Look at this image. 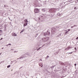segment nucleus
<instances>
[{
	"label": "nucleus",
	"instance_id": "29",
	"mask_svg": "<svg viewBox=\"0 0 78 78\" xmlns=\"http://www.w3.org/2000/svg\"><path fill=\"white\" fill-rule=\"evenodd\" d=\"M11 50L13 51V50H14V49H11Z\"/></svg>",
	"mask_w": 78,
	"mask_h": 78
},
{
	"label": "nucleus",
	"instance_id": "30",
	"mask_svg": "<svg viewBox=\"0 0 78 78\" xmlns=\"http://www.w3.org/2000/svg\"><path fill=\"white\" fill-rule=\"evenodd\" d=\"M39 50V49H38L37 50V51H38V50Z\"/></svg>",
	"mask_w": 78,
	"mask_h": 78
},
{
	"label": "nucleus",
	"instance_id": "17",
	"mask_svg": "<svg viewBox=\"0 0 78 78\" xmlns=\"http://www.w3.org/2000/svg\"><path fill=\"white\" fill-rule=\"evenodd\" d=\"M68 31H70V30L69 29H68Z\"/></svg>",
	"mask_w": 78,
	"mask_h": 78
},
{
	"label": "nucleus",
	"instance_id": "12",
	"mask_svg": "<svg viewBox=\"0 0 78 78\" xmlns=\"http://www.w3.org/2000/svg\"><path fill=\"white\" fill-rule=\"evenodd\" d=\"M0 33H3V31H2V30H0Z\"/></svg>",
	"mask_w": 78,
	"mask_h": 78
},
{
	"label": "nucleus",
	"instance_id": "32",
	"mask_svg": "<svg viewBox=\"0 0 78 78\" xmlns=\"http://www.w3.org/2000/svg\"><path fill=\"white\" fill-rule=\"evenodd\" d=\"M2 49H3V48H2Z\"/></svg>",
	"mask_w": 78,
	"mask_h": 78
},
{
	"label": "nucleus",
	"instance_id": "8",
	"mask_svg": "<svg viewBox=\"0 0 78 78\" xmlns=\"http://www.w3.org/2000/svg\"><path fill=\"white\" fill-rule=\"evenodd\" d=\"M41 11L42 12H45V9H41Z\"/></svg>",
	"mask_w": 78,
	"mask_h": 78
},
{
	"label": "nucleus",
	"instance_id": "20",
	"mask_svg": "<svg viewBox=\"0 0 78 78\" xmlns=\"http://www.w3.org/2000/svg\"><path fill=\"white\" fill-rule=\"evenodd\" d=\"M48 57H49V56H47L46 58H48Z\"/></svg>",
	"mask_w": 78,
	"mask_h": 78
},
{
	"label": "nucleus",
	"instance_id": "14",
	"mask_svg": "<svg viewBox=\"0 0 78 78\" xmlns=\"http://www.w3.org/2000/svg\"><path fill=\"white\" fill-rule=\"evenodd\" d=\"M67 33H69V32L68 31L66 32V34H67Z\"/></svg>",
	"mask_w": 78,
	"mask_h": 78
},
{
	"label": "nucleus",
	"instance_id": "6",
	"mask_svg": "<svg viewBox=\"0 0 78 78\" xmlns=\"http://www.w3.org/2000/svg\"><path fill=\"white\" fill-rule=\"evenodd\" d=\"M27 25H28V23H25L23 24V27H26Z\"/></svg>",
	"mask_w": 78,
	"mask_h": 78
},
{
	"label": "nucleus",
	"instance_id": "28",
	"mask_svg": "<svg viewBox=\"0 0 78 78\" xmlns=\"http://www.w3.org/2000/svg\"><path fill=\"white\" fill-rule=\"evenodd\" d=\"M41 48V47H40L39 48H38V49H40V48Z\"/></svg>",
	"mask_w": 78,
	"mask_h": 78
},
{
	"label": "nucleus",
	"instance_id": "31",
	"mask_svg": "<svg viewBox=\"0 0 78 78\" xmlns=\"http://www.w3.org/2000/svg\"><path fill=\"white\" fill-rule=\"evenodd\" d=\"M51 10H53V9H51L50 10V11H51Z\"/></svg>",
	"mask_w": 78,
	"mask_h": 78
},
{
	"label": "nucleus",
	"instance_id": "23",
	"mask_svg": "<svg viewBox=\"0 0 78 78\" xmlns=\"http://www.w3.org/2000/svg\"><path fill=\"white\" fill-rule=\"evenodd\" d=\"M74 9H76V7H75Z\"/></svg>",
	"mask_w": 78,
	"mask_h": 78
},
{
	"label": "nucleus",
	"instance_id": "27",
	"mask_svg": "<svg viewBox=\"0 0 78 78\" xmlns=\"http://www.w3.org/2000/svg\"><path fill=\"white\" fill-rule=\"evenodd\" d=\"M38 20H40V18H38Z\"/></svg>",
	"mask_w": 78,
	"mask_h": 78
},
{
	"label": "nucleus",
	"instance_id": "15",
	"mask_svg": "<svg viewBox=\"0 0 78 78\" xmlns=\"http://www.w3.org/2000/svg\"><path fill=\"white\" fill-rule=\"evenodd\" d=\"M74 65L76 67V63Z\"/></svg>",
	"mask_w": 78,
	"mask_h": 78
},
{
	"label": "nucleus",
	"instance_id": "26",
	"mask_svg": "<svg viewBox=\"0 0 78 78\" xmlns=\"http://www.w3.org/2000/svg\"><path fill=\"white\" fill-rule=\"evenodd\" d=\"M73 26H72L71 27V28H73Z\"/></svg>",
	"mask_w": 78,
	"mask_h": 78
},
{
	"label": "nucleus",
	"instance_id": "5",
	"mask_svg": "<svg viewBox=\"0 0 78 78\" xmlns=\"http://www.w3.org/2000/svg\"><path fill=\"white\" fill-rule=\"evenodd\" d=\"M24 22H25V23H27L28 22V20L27 19H25L24 20Z\"/></svg>",
	"mask_w": 78,
	"mask_h": 78
},
{
	"label": "nucleus",
	"instance_id": "9",
	"mask_svg": "<svg viewBox=\"0 0 78 78\" xmlns=\"http://www.w3.org/2000/svg\"><path fill=\"white\" fill-rule=\"evenodd\" d=\"M44 36H47V33H44V34H43Z\"/></svg>",
	"mask_w": 78,
	"mask_h": 78
},
{
	"label": "nucleus",
	"instance_id": "19",
	"mask_svg": "<svg viewBox=\"0 0 78 78\" xmlns=\"http://www.w3.org/2000/svg\"><path fill=\"white\" fill-rule=\"evenodd\" d=\"M8 45H11V44H8Z\"/></svg>",
	"mask_w": 78,
	"mask_h": 78
},
{
	"label": "nucleus",
	"instance_id": "7",
	"mask_svg": "<svg viewBox=\"0 0 78 78\" xmlns=\"http://www.w3.org/2000/svg\"><path fill=\"white\" fill-rule=\"evenodd\" d=\"M24 31H25V29H23L22 30V31L20 32V34H21V33H22Z\"/></svg>",
	"mask_w": 78,
	"mask_h": 78
},
{
	"label": "nucleus",
	"instance_id": "10",
	"mask_svg": "<svg viewBox=\"0 0 78 78\" xmlns=\"http://www.w3.org/2000/svg\"><path fill=\"white\" fill-rule=\"evenodd\" d=\"M46 33H47V35H49V34H50V33L49 32H46Z\"/></svg>",
	"mask_w": 78,
	"mask_h": 78
},
{
	"label": "nucleus",
	"instance_id": "25",
	"mask_svg": "<svg viewBox=\"0 0 78 78\" xmlns=\"http://www.w3.org/2000/svg\"><path fill=\"white\" fill-rule=\"evenodd\" d=\"M8 45H9L8 44H7V45H6V46H8Z\"/></svg>",
	"mask_w": 78,
	"mask_h": 78
},
{
	"label": "nucleus",
	"instance_id": "16",
	"mask_svg": "<svg viewBox=\"0 0 78 78\" xmlns=\"http://www.w3.org/2000/svg\"><path fill=\"white\" fill-rule=\"evenodd\" d=\"M73 52H72L69 53V54H71Z\"/></svg>",
	"mask_w": 78,
	"mask_h": 78
},
{
	"label": "nucleus",
	"instance_id": "24",
	"mask_svg": "<svg viewBox=\"0 0 78 78\" xmlns=\"http://www.w3.org/2000/svg\"><path fill=\"white\" fill-rule=\"evenodd\" d=\"M75 49L76 50V48H75Z\"/></svg>",
	"mask_w": 78,
	"mask_h": 78
},
{
	"label": "nucleus",
	"instance_id": "13",
	"mask_svg": "<svg viewBox=\"0 0 78 78\" xmlns=\"http://www.w3.org/2000/svg\"><path fill=\"white\" fill-rule=\"evenodd\" d=\"M42 15H43V16H41V17H44V14H43Z\"/></svg>",
	"mask_w": 78,
	"mask_h": 78
},
{
	"label": "nucleus",
	"instance_id": "33",
	"mask_svg": "<svg viewBox=\"0 0 78 78\" xmlns=\"http://www.w3.org/2000/svg\"><path fill=\"white\" fill-rule=\"evenodd\" d=\"M9 20H10V18H9Z\"/></svg>",
	"mask_w": 78,
	"mask_h": 78
},
{
	"label": "nucleus",
	"instance_id": "18",
	"mask_svg": "<svg viewBox=\"0 0 78 78\" xmlns=\"http://www.w3.org/2000/svg\"><path fill=\"white\" fill-rule=\"evenodd\" d=\"M2 39H3V38H2L1 39H0V41H1V40H2Z\"/></svg>",
	"mask_w": 78,
	"mask_h": 78
},
{
	"label": "nucleus",
	"instance_id": "1",
	"mask_svg": "<svg viewBox=\"0 0 78 78\" xmlns=\"http://www.w3.org/2000/svg\"><path fill=\"white\" fill-rule=\"evenodd\" d=\"M50 38L48 37H44L42 39V41L43 42H47L49 40Z\"/></svg>",
	"mask_w": 78,
	"mask_h": 78
},
{
	"label": "nucleus",
	"instance_id": "11",
	"mask_svg": "<svg viewBox=\"0 0 78 78\" xmlns=\"http://www.w3.org/2000/svg\"><path fill=\"white\" fill-rule=\"evenodd\" d=\"M11 66L10 65H9L8 66H7V68H9V67H10Z\"/></svg>",
	"mask_w": 78,
	"mask_h": 78
},
{
	"label": "nucleus",
	"instance_id": "21",
	"mask_svg": "<svg viewBox=\"0 0 78 78\" xmlns=\"http://www.w3.org/2000/svg\"><path fill=\"white\" fill-rule=\"evenodd\" d=\"M78 39V37L76 38V39Z\"/></svg>",
	"mask_w": 78,
	"mask_h": 78
},
{
	"label": "nucleus",
	"instance_id": "3",
	"mask_svg": "<svg viewBox=\"0 0 78 78\" xmlns=\"http://www.w3.org/2000/svg\"><path fill=\"white\" fill-rule=\"evenodd\" d=\"M52 31L53 32H55L56 31V29L55 27H53L52 28Z\"/></svg>",
	"mask_w": 78,
	"mask_h": 78
},
{
	"label": "nucleus",
	"instance_id": "2",
	"mask_svg": "<svg viewBox=\"0 0 78 78\" xmlns=\"http://www.w3.org/2000/svg\"><path fill=\"white\" fill-rule=\"evenodd\" d=\"M34 12L35 13H39V10L38 9H35L34 10Z\"/></svg>",
	"mask_w": 78,
	"mask_h": 78
},
{
	"label": "nucleus",
	"instance_id": "4",
	"mask_svg": "<svg viewBox=\"0 0 78 78\" xmlns=\"http://www.w3.org/2000/svg\"><path fill=\"white\" fill-rule=\"evenodd\" d=\"M12 36H17V34H16V33H12Z\"/></svg>",
	"mask_w": 78,
	"mask_h": 78
},
{
	"label": "nucleus",
	"instance_id": "22",
	"mask_svg": "<svg viewBox=\"0 0 78 78\" xmlns=\"http://www.w3.org/2000/svg\"><path fill=\"white\" fill-rule=\"evenodd\" d=\"M14 53H17V51H15Z\"/></svg>",
	"mask_w": 78,
	"mask_h": 78
}]
</instances>
